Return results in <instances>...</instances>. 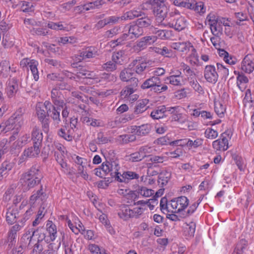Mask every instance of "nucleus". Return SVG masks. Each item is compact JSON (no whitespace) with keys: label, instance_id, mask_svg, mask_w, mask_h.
Here are the masks:
<instances>
[{"label":"nucleus","instance_id":"20e7f679","mask_svg":"<svg viewBox=\"0 0 254 254\" xmlns=\"http://www.w3.org/2000/svg\"><path fill=\"white\" fill-rule=\"evenodd\" d=\"M124 32L121 39H118L114 41V43H116V46L121 45L123 41L135 39L138 38L143 34V30L135 22H134L127 24L124 27Z\"/></svg>","mask_w":254,"mask_h":254},{"label":"nucleus","instance_id":"412c9836","mask_svg":"<svg viewBox=\"0 0 254 254\" xmlns=\"http://www.w3.org/2000/svg\"><path fill=\"white\" fill-rule=\"evenodd\" d=\"M6 93L9 98L15 96L18 90L17 80L15 78L9 79L6 83Z\"/></svg>","mask_w":254,"mask_h":254},{"label":"nucleus","instance_id":"3c124183","mask_svg":"<svg viewBox=\"0 0 254 254\" xmlns=\"http://www.w3.org/2000/svg\"><path fill=\"white\" fill-rule=\"evenodd\" d=\"M88 249L92 254H110L103 248H100L99 246L90 244L88 246Z\"/></svg>","mask_w":254,"mask_h":254},{"label":"nucleus","instance_id":"bf43d9fd","mask_svg":"<svg viewBox=\"0 0 254 254\" xmlns=\"http://www.w3.org/2000/svg\"><path fill=\"white\" fill-rule=\"evenodd\" d=\"M237 86L240 90H242L245 88V86H243V84L247 83L249 80L248 78L242 73H240L238 72V76L237 77Z\"/></svg>","mask_w":254,"mask_h":254},{"label":"nucleus","instance_id":"c03bdc74","mask_svg":"<svg viewBox=\"0 0 254 254\" xmlns=\"http://www.w3.org/2000/svg\"><path fill=\"white\" fill-rule=\"evenodd\" d=\"M124 198V200L129 205L134 204L135 200L138 198L136 190H129Z\"/></svg>","mask_w":254,"mask_h":254},{"label":"nucleus","instance_id":"393cba45","mask_svg":"<svg viewBox=\"0 0 254 254\" xmlns=\"http://www.w3.org/2000/svg\"><path fill=\"white\" fill-rule=\"evenodd\" d=\"M188 1L189 2V4L187 8L194 10L199 13H204L205 12V8L204 7L203 2H196L195 0H188Z\"/></svg>","mask_w":254,"mask_h":254},{"label":"nucleus","instance_id":"864d4df0","mask_svg":"<svg viewBox=\"0 0 254 254\" xmlns=\"http://www.w3.org/2000/svg\"><path fill=\"white\" fill-rule=\"evenodd\" d=\"M214 110L216 114L221 118L223 117L226 111V107L221 101H215L214 103Z\"/></svg>","mask_w":254,"mask_h":254},{"label":"nucleus","instance_id":"7ed1b4c3","mask_svg":"<svg viewBox=\"0 0 254 254\" xmlns=\"http://www.w3.org/2000/svg\"><path fill=\"white\" fill-rule=\"evenodd\" d=\"M24 110L18 109L7 120L0 125V132H6L15 129L18 130L24 124Z\"/></svg>","mask_w":254,"mask_h":254},{"label":"nucleus","instance_id":"423d86ee","mask_svg":"<svg viewBox=\"0 0 254 254\" xmlns=\"http://www.w3.org/2000/svg\"><path fill=\"white\" fill-rule=\"evenodd\" d=\"M144 211V209L141 207H135L131 209L127 205H121L119 207L118 214L120 218L127 220L130 218L139 217Z\"/></svg>","mask_w":254,"mask_h":254},{"label":"nucleus","instance_id":"4d7b16f0","mask_svg":"<svg viewBox=\"0 0 254 254\" xmlns=\"http://www.w3.org/2000/svg\"><path fill=\"white\" fill-rule=\"evenodd\" d=\"M61 237L58 241L59 242V246H60L62 243L64 247L65 254H73V252L71 249V246L68 245H66L65 243V234L64 232H60Z\"/></svg>","mask_w":254,"mask_h":254},{"label":"nucleus","instance_id":"0eeeda50","mask_svg":"<svg viewBox=\"0 0 254 254\" xmlns=\"http://www.w3.org/2000/svg\"><path fill=\"white\" fill-rule=\"evenodd\" d=\"M232 133L226 130L220 135V138L212 142V147L216 151H225L229 148V141L231 139Z\"/></svg>","mask_w":254,"mask_h":254},{"label":"nucleus","instance_id":"6ab92c4d","mask_svg":"<svg viewBox=\"0 0 254 254\" xmlns=\"http://www.w3.org/2000/svg\"><path fill=\"white\" fill-rule=\"evenodd\" d=\"M46 227L48 234L46 242L50 243L54 242L57 237V226L52 221L48 220L47 221Z\"/></svg>","mask_w":254,"mask_h":254},{"label":"nucleus","instance_id":"ea45409f","mask_svg":"<svg viewBox=\"0 0 254 254\" xmlns=\"http://www.w3.org/2000/svg\"><path fill=\"white\" fill-rule=\"evenodd\" d=\"M151 31L154 36L156 37V40L158 38L165 39L169 36L168 31L165 30H160L157 28L151 27Z\"/></svg>","mask_w":254,"mask_h":254},{"label":"nucleus","instance_id":"680f3d73","mask_svg":"<svg viewBox=\"0 0 254 254\" xmlns=\"http://www.w3.org/2000/svg\"><path fill=\"white\" fill-rule=\"evenodd\" d=\"M153 148L149 145L142 146L139 147L138 151L143 159L148 156H150V154L153 152Z\"/></svg>","mask_w":254,"mask_h":254},{"label":"nucleus","instance_id":"4468645a","mask_svg":"<svg viewBox=\"0 0 254 254\" xmlns=\"http://www.w3.org/2000/svg\"><path fill=\"white\" fill-rule=\"evenodd\" d=\"M205 79L208 82L215 83L218 79L217 69L214 65H207L205 66L204 71Z\"/></svg>","mask_w":254,"mask_h":254},{"label":"nucleus","instance_id":"f257e3e1","mask_svg":"<svg viewBox=\"0 0 254 254\" xmlns=\"http://www.w3.org/2000/svg\"><path fill=\"white\" fill-rule=\"evenodd\" d=\"M42 178V175L39 167L35 165L21 175L19 184L23 190L27 191L39 184Z\"/></svg>","mask_w":254,"mask_h":254},{"label":"nucleus","instance_id":"2eb2a0df","mask_svg":"<svg viewBox=\"0 0 254 254\" xmlns=\"http://www.w3.org/2000/svg\"><path fill=\"white\" fill-rule=\"evenodd\" d=\"M47 198V195L44 192L43 187L41 186L39 190L33 192V194L30 197L29 203L32 207L36 205L41 204Z\"/></svg>","mask_w":254,"mask_h":254},{"label":"nucleus","instance_id":"69168bd1","mask_svg":"<svg viewBox=\"0 0 254 254\" xmlns=\"http://www.w3.org/2000/svg\"><path fill=\"white\" fill-rule=\"evenodd\" d=\"M136 23L143 29V27H147L151 24L152 20L148 17L138 18L135 22Z\"/></svg>","mask_w":254,"mask_h":254},{"label":"nucleus","instance_id":"aec40b11","mask_svg":"<svg viewBox=\"0 0 254 254\" xmlns=\"http://www.w3.org/2000/svg\"><path fill=\"white\" fill-rule=\"evenodd\" d=\"M96 73L94 71L88 70L86 69H81L77 73V77L78 78H82L83 79L89 80V82L87 81H84L87 84L95 83V78H96Z\"/></svg>","mask_w":254,"mask_h":254},{"label":"nucleus","instance_id":"f8f14e48","mask_svg":"<svg viewBox=\"0 0 254 254\" xmlns=\"http://www.w3.org/2000/svg\"><path fill=\"white\" fill-rule=\"evenodd\" d=\"M38 64V62L37 61L28 58L23 59L20 62V66L22 68H30V69L33 74L34 79L36 81H37L39 79V72L37 68V66Z\"/></svg>","mask_w":254,"mask_h":254},{"label":"nucleus","instance_id":"338daca9","mask_svg":"<svg viewBox=\"0 0 254 254\" xmlns=\"http://www.w3.org/2000/svg\"><path fill=\"white\" fill-rule=\"evenodd\" d=\"M32 237L33 239H37V241L38 243L42 242L43 240H45L46 242V238L45 234L41 231V230L37 229L35 231H34L32 232Z\"/></svg>","mask_w":254,"mask_h":254},{"label":"nucleus","instance_id":"39448f33","mask_svg":"<svg viewBox=\"0 0 254 254\" xmlns=\"http://www.w3.org/2000/svg\"><path fill=\"white\" fill-rule=\"evenodd\" d=\"M120 166L118 161H106L102 163V172L105 175L110 174L118 181L123 182V179L120 178L121 173L119 172Z\"/></svg>","mask_w":254,"mask_h":254},{"label":"nucleus","instance_id":"13d9d810","mask_svg":"<svg viewBox=\"0 0 254 254\" xmlns=\"http://www.w3.org/2000/svg\"><path fill=\"white\" fill-rule=\"evenodd\" d=\"M216 66L218 76H220L223 78L227 77L229 75V70L227 67L220 63H217Z\"/></svg>","mask_w":254,"mask_h":254},{"label":"nucleus","instance_id":"37998d69","mask_svg":"<svg viewBox=\"0 0 254 254\" xmlns=\"http://www.w3.org/2000/svg\"><path fill=\"white\" fill-rule=\"evenodd\" d=\"M171 177L170 172L166 171H162L158 176V182L162 186L167 185Z\"/></svg>","mask_w":254,"mask_h":254},{"label":"nucleus","instance_id":"a18cd8bd","mask_svg":"<svg viewBox=\"0 0 254 254\" xmlns=\"http://www.w3.org/2000/svg\"><path fill=\"white\" fill-rule=\"evenodd\" d=\"M33 240L32 235H30V233H26L24 234L20 240V247H21L22 249H25L27 247H30V244Z\"/></svg>","mask_w":254,"mask_h":254},{"label":"nucleus","instance_id":"6e6552de","mask_svg":"<svg viewBox=\"0 0 254 254\" xmlns=\"http://www.w3.org/2000/svg\"><path fill=\"white\" fill-rule=\"evenodd\" d=\"M171 18H169L167 25L170 27L174 28L176 30L180 31L185 28L187 25V20L185 17L180 16L178 13L174 18H172L174 16L173 12L170 13Z\"/></svg>","mask_w":254,"mask_h":254},{"label":"nucleus","instance_id":"c85d7f7f","mask_svg":"<svg viewBox=\"0 0 254 254\" xmlns=\"http://www.w3.org/2000/svg\"><path fill=\"white\" fill-rule=\"evenodd\" d=\"M116 78L113 74L103 72L99 74H97L95 78V83H104L107 82L114 81Z\"/></svg>","mask_w":254,"mask_h":254},{"label":"nucleus","instance_id":"0e129e2a","mask_svg":"<svg viewBox=\"0 0 254 254\" xmlns=\"http://www.w3.org/2000/svg\"><path fill=\"white\" fill-rule=\"evenodd\" d=\"M133 64L135 65V68L133 69L136 73L141 74L147 67V64L143 62H138L137 61H134Z\"/></svg>","mask_w":254,"mask_h":254},{"label":"nucleus","instance_id":"9b49d317","mask_svg":"<svg viewBox=\"0 0 254 254\" xmlns=\"http://www.w3.org/2000/svg\"><path fill=\"white\" fill-rule=\"evenodd\" d=\"M99 55L98 49L97 47H87L79 52V55H77L78 57H76L77 59L75 60L77 62H81L86 59L94 58Z\"/></svg>","mask_w":254,"mask_h":254},{"label":"nucleus","instance_id":"de8ad7c7","mask_svg":"<svg viewBox=\"0 0 254 254\" xmlns=\"http://www.w3.org/2000/svg\"><path fill=\"white\" fill-rule=\"evenodd\" d=\"M136 133L138 135L143 136L147 134L151 130V126L149 124H144L135 127Z\"/></svg>","mask_w":254,"mask_h":254},{"label":"nucleus","instance_id":"7c9ffc66","mask_svg":"<svg viewBox=\"0 0 254 254\" xmlns=\"http://www.w3.org/2000/svg\"><path fill=\"white\" fill-rule=\"evenodd\" d=\"M95 207L99 211V212L97 213L96 215L98 217L100 222L102 223L105 226L108 231L110 233H111V230H112V228L111 227L110 223L108 219L107 215L103 213L102 211L100 210L96 205H95Z\"/></svg>","mask_w":254,"mask_h":254},{"label":"nucleus","instance_id":"ddd939ff","mask_svg":"<svg viewBox=\"0 0 254 254\" xmlns=\"http://www.w3.org/2000/svg\"><path fill=\"white\" fill-rule=\"evenodd\" d=\"M156 41V37L152 35H147L142 37L136 43L134 46L135 51L139 52L145 49L148 46L153 44Z\"/></svg>","mask_w":254,"mask_h":254},{"label":"nucleus","instance_id":"e433bc0d","mask_svg":"<svg viewBox=\"0 0 254 254\" xmlns=\"http://www.w3.org/2000/svg\"><path fill=\"white\" fill-rule=\"evenodd\" d=\"M136 190L138 197L140 195L144 197H148L154 193V191L153 190L144 186H139Z\"/></svg>","mask_w":254,"mask_h":254},{"label":"nucleus","instance_id":"58836bf2","mask_svg":"<svg viewBox=\"0 0 254 254\" xmlns=\"http://www.w3.org/2000/svg\"><path fill=\"white\" fill-rule=\"evenodd\" d=\"M154 12L156 16L164 19L167 13V8L164 4L160 3L154 7Z\"/></svg>","mask_w":254,"mask_h":254},{"label":"nucleus","instance_id":"cd10ccee","mask_svg":"<svg viewBox=\"0 0 254 254\" xmlns=\"http://www.w3.org/2000/svg\"><path fill=\"white\" fill-rule=\"evenodd\" d=\"M105 3L103 0H98L94 2H87L84 4L81 5L79 7L81 10L86 11L94 9L95 8H99Z\"/></svg>","mask_w":254,"mask_h":254},{"label":"nucleus","instance_id":"6e6d98bb","mask_svg":"<svg viewBox=\"0 0 254 254\" xmlns=\"http://www.w3.org/2000/svg\"><path fill=\"white\" fill-rule=\"evenodd\" d=\"M134 86H127L124 87L120 93L121 96L123 99L127 100L131 94L135 92V89Z\"/></svg>","mask_w":254,"mask_h":254},{"label":"nucleus","instance_id":"79ce46f5","mask_svg":"<svg viewBox=\"0 0 254 254\" xmlns=\"http://www.w3.org/2000/svg\"><path fill=\"white\" fill-rule=\"evenodd\" d=\"M74 130L72 129L61 128L58 132V134L67 141H71L73 139V134Z\"/></svg>","mask_w":254,"mask_h":254},{"label":"nucleus","instance_id":"f03ea898","mask_svg":"<svg viewBox=\"0 0 254 254\" xmlns=\"http://www.w3.org/2000/svg\"><path fill=\"white\" fill-rule=\"evenodd\" d=\"M189 200L184 196L175 198L167 202L165 198H162L160 202L161 210L164 214L168 213H179L183 211L189 205Z\"/></svg>","mask_w":254,"mask_h":254},{"label":"nucleus","instance_id":"a19ab883","mask_svg":"<svg viewBox=\"0 0 254 254\" xmlns=\"http://www.w3.org/2000/svg\"><path fill=\"white\" fill-rule=\"evenodd\" d=\"M142 12L137 10L133 9L127 11L121 16V20H130L141 15Z\"/></svg>","mask_w":254,"mask_h":254},{"label":"nucleus","instance_id":"09e8293b","mask_svg":"<svg viewBox=\"0 0 254 254\" xmlns=\"http://www.w3.org/2000/svg\"><path fill=\"white\" fill-rule=\"evenodd\" d=\"M83 123L88 126H91L93 127H99L102 126L103 123L100 120H97L89 117H84L82 119Z\"/></svg>","mask_w":254,"mask_h":254},{"label":"nucleus","instance_id":"e2e57ef3","mask_svg":"<svg viewBox=\"0 0 254 254\" xmlns=\"http://www.w3.org/2000/svg\"><path fill=\"white\" fill-rule=\"evenodd\" d=\"M245 107L248 106L249 108H251L253 106V100L252 94L250 89H247L245 92V95L243 100Z\"/></svg>","mask_w":254,"mask_h":254},{"label":"nucleus","instance_id":"1a4fd4ad","mask_svg":"<svg viewBox=\"0 0 254 254\" xmlns=\"http://www.w3.org/2000/svg\"><path fill=\"white\" fill-rule=\"evenodd\" d=\"M51 107H52V104L48 101H46L44 103H38L37 104L36 113L40 121H43L46 119L47 115L51 113Z\"/></svg>","mask_w":254,"mask_h":254},{"label":"nucleus","instance_id":"b1692460","mask_svg":"<svg viewBox=\"0 0 254 254\" xmlns=\"http://www.w3.org/2000/svg\"><path fill=\"white\" fill-rule=\"evenodd\" d=\"M177 74H173L169 77H167L165 80L166 83H169L172 85L175 86H180L182 85L183 82V77L182 75V73L179 70H177Z\"/></svg>","mask_w":254,"mask_h":254},{"label":"nucleus","instance_id":"f3484780","mask_svg":"<svg viewBox=\"0 0 254 254\" xmlns=\"http://www.w3.org/2000/svg\"><path fill=\"white\" fill-rule=\"evenodd\" d=\"M193 46L189 41H179L171 44L172 48L184 55L188 54Z\"/></svg>","mask_w":254,"mask_h":254},{"label":"nucleus","instance_id":"49530a36","mask_svg":"<svg viewBox=\"0 0 254 254\" xmlns=\"http://www.w3.org/2000/svg\"><path fill=\"white\" fill-rule=\"evenodd\" d=\"M190 54L187 57V60L192 65H196L199 61L198 56L196 49L193 46L190 51Z\"/></svg>","mask_w":254,"mask_h":254},{"label":"nucleus","instance_id":"2f4dec72","mask_svg":"<svg viewBox=\"0 0 254 254\" xmlns=\"http://www.w3.org/2000/svg\"><path fill=\"white\" fill-rule=\"evenodd\" d=\"M195 223L193 221L185 223L183 226L185 235L188 237L193 236L195 231Z\"/></svg>","mask_w":254,"mask_h":254},{"label":"nucleus","instance_id":"72a5a7b5","mask_svg":"<svg viewBox=\"0 0 254 254\" xmlns=\"http://www.w3.org/2000/svg\"><path fill=\"white\" fill-rule=\"evenodd\" d=\"M32 139L34 142V144L40 146L43 139L42 133L40 129L37 127H34L32 132Z\"/></svg>","mask_w":254,"mask_h":254},{"label":"nucleus","instance_id":"8fccbe9b","mask_svg":"<svg viewBox=\"0 0 254 254\" xmlns=\"http://www.w3.org/2000/svg\"><path fill=\"white\" fill-rule=\"evenodd\" d=\"M126 58L124 51H119L113 54L112 59L116 64H122Z\"/></svg>","mask_w":254,"mask_h":254},{"label":"nucleus","instance_id":"c9c22d12","mask_svg":"<svg viewBox=\"0 0 254 254\" xmlns=\"http://www.w3.org/2000/svg\"><path fill=\"white\" fill-rule=\"evenodd\" d=\"M166 112V107L165 106H160L152 111L150 114L151 118L155 120L162 118Z\"/></svg>","mask_w":254,"mask_h":254},{"label":"nucleus","instance_id":"9d476101","mask_svg":"<svg viewBox=\"0 0 254 254\" xmlns=\"http://www.w3.org/2000/svg\"><path fill=\"white\" fill-rule=\"evenodd\" d=\"M40 146L34 144L33 146L25 149L18 161V164L26 161L28 158L37 157L40 152Z\"/></svg>","mask_w":254,"mask_h":254},{"label":"nucleus","instance_id":"052dcab7","mask_svg":"<svg viewBox=\"0 0 254 254\" xmlns=\"http://www.w3.org/2000/svg\"><path fill=\"white\" fill-rule=\"evenodd\" d=\"M120 176L123 179V182H125L126 179L132 180L138 179L139 177L138 174L131 171L125 172L122 174H121Z\"/></svg>","mask_w":254,"mask_h":254},{"label":"nucleus","instance_id":"a878e982","mask_svg":"<svg viewBox=\"0 0 254 254\" xmlns=\"http://www.w3.org/2000/svg\"><path fill=\"white\" fill-rule=\"evenodd\" d=\"M23 228L22 224H20L19 223H17L14 226H12L9 230L8 232V240L10 241V243L12 245L14 242H15V239L17 237V233L22 229Z\"/></svg>","mask_w":254,"mask_h":254},{"label":"nucleus","instance_id":"473e14b6","mask_svg":"<svg viewBox=\"0 0 254 254\" xmlns=\"http://www.w3.org/2000/svg\"><path fill=\"white\" fill-rule=\"evenodd\" d=\"M48 27L51 29L65 31H69L71 29V26L68 25L66 24H63L61 22L58 23L50 22L48 24Z\"/></svg>","mask_w":254,"mask_h":254},{"label":"nucleus","instance_id":"603ef678","mask_svg":"<svg viewBox=\"0 0 254 254\" xmlns=\"http://www.w3.org/2000/svg\"><path fill=\"white\" fill-rule=\"evenodd\" d=\"M135 139V136L132 134H123L118 136L116 140L120 144H126L133 141Z\"/></svg>","mask_w":254,"mask_h":254},{"label":"nucleus","instance_id":"c756f323","mask_svg":"<svg viewBox=\"0 0 254 254\" xmlns=\"http://www.w3.org/2000/svg\"><path fill=\"white\" fill-rule=\"evenodd\" d=\"M161 83V79L159 77L152 76L149 78L146 79L141 85L142 89H148L152 88L154 86H157L158 84Z\"/></svg>","mask_w":254,"mask_h":254},{"label":"nucleus","instance_id":"4c0bfd02","mask_svg":"<svg viewBox=\"0 0 254 254\" xmlns=\"http://www.w3.org/2000/svg\"><path fill=\"white\" fill-rule=\"evenodd\" d=\"M148 102L149 100L147 99L139 100L134 109V113L139 114L146 111L147 109L146 105L148 104Z\"/></svg>","mask_w":254,"mask_h":254},{"label":"nucleus","instance_id":"5701e85b","mask_svg":"<svg viewBox=\"0 0 254 254\" xmlns=\"http://www.w3.org/2000/svg\"><path fill=\"white\" fill-rule=\"evenodd\" d=\"M19 217L18 210L15 207H10L7 209L5 218L6 221L9 224H13Z\"/></svg>","mask_w":254,"mask_h":254},{"label":"nucleus","instance_id":"5fc2aeb1","mask_svg":"<svg viewBox=\"0 0 254 254\" xmlns=\"http://www.w3.org/2000/svg\"><path fill=\"white\" fill-rule=\"evenodd\" d=\"M222 21L219 20L214 24L209 26L211 32L213 35H221L222 33V26L221 25Z\"/></svg>","mask_w":254,"mask_h":254},{"label":"nucleus","instance_id":"f704fd0d","mask_svg":"<svg viewBox=\"0 0 254 254\" xmlns=\"http://www.w3.org/2000/svg\"><path fill=\"white\" fill-rule=\"evenodd\" d=\"M60 110L61 109H59V110L57 109L56 107L52 105V107H51V113L48 114V115L53 120L54 125L56 127H58L61 122Z\"/></svg>","mask_w":254,"mask_h":254},{"label":"nucleus","instance_id":"dca6fc26","mask_svg":"<svg viewBox=\"0 0 254 254\" xmlns=\"http://www.w3.org/2000/svg\"><path fill=\"white\" fill-rule=\"evenodd\" d=\"M241 70L245 73H251L254 70V56L247 55L241 62Z\"/></svg>","mask_w":254,"mask_h":254},{"label":"nucleus","instance_id":"4be33fe9","mask_svg":"<svg viewBox=\"0 0 254 254\" xmlns=\"http://www.w3.org/2000/svg\"><path fill=\"white\" fill-rule=\"evenodd\" d=\"M16 71L15 67H11L9 62L7 61H3L0 63V76L2 77H7L10 72Z\"/></svg>","mask_w":254,"mask_h":254},{"label":"nucleus","instance_id":"bb28decb","mask_svg":"<svg viewBox=\"0 0 254 254\" xmlns=\"http://www.w3.org/2000/svg\"><path fill=\"white\" fill-rule=\"evenodd\" d=\"M203 139L201 138L196 137L188 138L187 139L186 146L189 149H195L202 145Z\"/></svg>","mask_w":254,"mask_h":254},{"label":"nucleus","instance_id":"774afa93","mask_svg":"<svg viewBox=\"0 0 254 254\" xmlns=\"http://www.w3.org/2000/svg\"><path fill=\"white\" fill-rule=\"evenodd\" d=\"M204 135L207 138L213 139L218 136V132L216 130L208 127L205 130Z\"/></svg>","mask_w":254,"mask_h":254},{"label":"nucleus","instance_id":"a211bd4d","mask_svg":"<svg viewBox=\"0 0 254 254\" xmlns=\"http://www.w3.org/2000/svg\"><path fill=\"white\" fill-rule=\"evenodd\" d=\"M134 74V70L131 68H127L123 69L121 71L120 77L123 81H131L133 83V86H137L138 83V79L133 77Z\"/></svg>","mask_w":254,"mask_h":254}]
</instances>
